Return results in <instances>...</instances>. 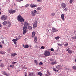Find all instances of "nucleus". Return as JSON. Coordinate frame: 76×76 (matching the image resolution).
I'll list each match as a JSON object with an SVG mask.
<instances>
[{"label":"nucleus","instance_id":"nucleus-25","mask_svg":"<svg viewBox=\"0 0 76 76\" xmlns=\"http://www.w3.org/2000/svg\"><path fill=\"white\" fill-rule=\"evenodd\" d=\"M42 8L41 7H38L37 8V10H41Z\"/></svg>","mask_w":76,"mask_h":76},{"label":"nucleus","instance_id":"nucleus-38","mask_svg":"<svg viewBox=\"0 0 76 76\" xmlns=\"http://www.w3.org/2000/svg\"><path fill=\"white\" fill-rule=\"evenodd\" d=\"M43 64V63L42 62H40L39 63V65H40V66H42V65Z\"/></svg>","mask_w":76,"mask_h":76},{"label":"nucleus","instance_id":"nucleus-61","mask_svg":"<svg viewBox=\"0 0 76 76\" xmlns=\"http://www.w3.org/2000/svg\"><path fill=\"white\" fill-rule=\"evenodd\" d=\"M75 62H76V58L75 59Z\"/></svg>","mask_w":76,"mask_h":76},{"label":"nucleus","instance_id":"nucleus-30","mask_svg":"<svg viewBox=\"0 0 76 76\" xmlns=\"http://www.w3.org/2000/svg\"><path fill=\"white\" fill-rule=\"evenodd\" d=\"M34 41H35V42H36V41H37V38L36 37H35L34 38Z\"/></svg>","mask_w":76,"mask_h":76},{"label":"nucleus","instance_id":"nucleus-49","mask_svg":"<svg viewBox=\"0 0 76 76\" xmlns=\"http://www.w3.org/2000/svg\"><path fill=\"white\" fill-rule=\"evenodd\" d=\"M64 10H65L66 11H67V9L66 8H65Z\"/></svg>","mask_w":76,"mask_h":76},{"label":"nucleus","instance_id":"nucleus-33","mask_svg":"<svg viewBox=\"0 0 76 76\" xmlns=\"http://www.w3.org/2000/svg\"><path fill=\"white\" fill-rule=\"evenodd\" d=\"M59 38H60V37L58 36L55 37V39H58Z\"/></svg>","mask_w":76,"mask_h":76},{"label":"nucleus","instance_id":"nucleus-57","mask_svg":"<svg viewBox=\"0 0 76 76\" xmlns=\"http://www.w3.org/2000/svg\"><path fill=\"white\" fill-rule=\"evenodd\" d=\"M29 47H30V48H31L32 47V45H30L29 46Z\"/></svg>","mask_w":76,"mask_h":76},{"label":"nucleus","instance_id":"nucleus-9","mask_svg":"<svg viewBox=\"0 0 76 76\" xmlns=\"http://www.w3.org/2000/svg\"><path fill=\"white\" fill-rule=\"evenodd\" d=\"M16 11L15 10H9V12L10 14H11V13H14Z\"/></svg>","mask_w":76,"mask_h":76},{"label":"nucleus","instance_id":"nucleus-35","mask_svg":"<svg viewBox=\"0 0 76 76\" xmlns=\"http://www.w3.org/2000/svg\"><path fill=\"white\" fill-rule=\"evenodd\" d=\"M1 42L2 43V44H4V40H2L1 41Z\"/></svg>","mask_w":76,"mask_h":76},{"label":"nucleus","instance_id":"nucleus-17","mask_svg":"<svg viewBox=\"0 0 76 76\" xmlns=\"http://www.w3.org/2000/svg\"><path fill=\"white\" fill-rule=\"evenodd\" d=\"M61 18L62 19V20H63V21H64V15L62 14L61 15Z\"/></svg>","mask_w":76,"mask_h":76},{"label":"nucleus","instance_id":"nucleus-13","mask_svg":"<svg viewBox=\"0 0 76 76\" xmlns=\"http://www.w3.org/2000/svg\"><path fill=\"white\" fill-rule=\"evenodd\" d=\"M52 29L53 32H57V31H58V30H57V29L55 28L54 27H53Z\"/></svg>","mask_w":76,"mask_h":76},{"label":"nucleus","instance_id":"nucleus-19","mask_svg":"<svg viewBox=\"0 0 76 76\" xmlns=\"http://www.w3.org/2000/svg\"><path fill=\"white\" fill-rule=\"evenodd\" d=\"M35 32L33 31L31 37H35Z\"/></svg>","mask_w":76,"mask_h":76},{"label":"nucleus","instance_id":"nucleus-29","mask_svg":"<svg viewBox=\"0 0 76 76\" xmlns=\"http://www.w3.org/2000/svg\"><path fill=\"white\" fill-rule=\"evenodd\" d=\"M34 61L35 63H36V64H38V62L37 61V60H34Z\"/></svg>","mask_w":76,"mask_h":76},{"label":"nucleus","instance_id":"nucleus-27","mask_svg":"<svg viewBox=\"0 0 76 76\" xmlns=\"http://www.w3.org/2000/svg\"><path fill=\"white\" fill-rule=\"evenodd\" d=\"M19 39L16 38L15 39H13L12 40V41H13V42H16L17 41V40Z\"/></svg>","mask_w":76,"mask_h":76},{"label":"nucleus","instance_id":"nucleus-10","mask_svg":"<svg viewBox=\"0 0 76 76\" xmlns=\"http://www.w3.org/2000/svg\"><path fill=\"white\" fill-rule=\"evenodd\" d=\"M26 29H27V28H26L25 27H23V34H25V33L26 32Z\"/></svg>","mask_w":76,"mask_h":76},{"label":"nucleus","instance_id":"nucleus-63","mask_svg":"<svg viewBox=\"0 0 76 76\" xmlns=\"http://www.w3.org/2000/svg\"><path fill=\"white\" fill-rule=\"evenodd\" d=\"M1 12H0V15H1Z\"/></svg>","mask_w":76,"mask_h":76},{"label":"nucleus","instance_id":"nucleus-1","mask_svg":"<svg viewBox=\"0 0 76 76\" xmlns=\"http://www.w3.org/2000/svg\"><path fill=\"white\" fill-rule=\"evenodd\" d=\"M18 20L20 22H23L25 21L24 19L23 18V17L21 15H19L18 17Z\"/></svg>","mask_w":76,"mask_h":76},{"label":"nucleus","instance_id":"nucleus-26","mask_svg":"<svg viewBox=\"0 0 76 76\" xmlns=\"http://www.w3.org/2000/svg\"><path fill=\"white\" fill-rule=\"evenodd\" d=\"M38 74L39 76H42V73L41 72H39L38 73Z\"/></svg>","mask_w":76,"mask_h":76},{"label":"nucleus","instance_id":"nucleus-44","mask_svg":"<svg viewBox=\"0 0 76 76\" xmlns=\"http://www.w3.org/2000/svg\"><path fill=\"white\" fill-rule=\"evenodd\" d=\"M68 45V43L65 44H64V46H65V47H66V46H67Z\"/></svg>","mask_w":76,"mask_h":76},{"label":"nucleus","instance_id":"nucleus-36","mask_svg":"<svg viewBox=\"0 0 76 76\" xmlns=\"http://www.w3.org/2000/svg\"><path fill=\"white\" fill-rule=\"evenodd\" d=\"M16 63H17V62H13L12 64H15Z\"/></svg>","mask_w":76,"mask_h":76},{"label":"nucleus","instance_id":"nucleus-7","mask_svg":"<svg viewBox=\"0 0 76 76\" xmlns=\"http://www.w3.org/2000/svg\"><path fill=\"white\" fill-rule=\"evenodd\" d=\"M62 68V66H61L60 65H58L56 67V69L57 71H58L60 69H61Z\"/></svg>","mask_w":76,"mask_h":76},{"label":"nucleus","instance_id":"nucleus-22","mask_svg":"<svg viewBox=\"0 0 76 76\" xmlns=\"http://www.w3.org/2000/svg\"><path fill=\"white\" fill-rule=\"evenodd\" d=\"M30 76H35V75H34V74L33 73H30L29 74Z\"/></svg>","mask_w":76,"mask_h":76},{"label":"nucleus","instance_id":"nucleus-43","mask_svg":"<svg viewBox=\"0 0 76 76\" xmlns=\"http://www.w3.org/2000/svg\"><path fill=\"white\" fill-rule=\"evenodd\" d=\"M41 49H44V48H45V47H44L42 46V47H41Z\"/></svg>","mask_w":76,"mask_h":76},{"label":"nucleus","instance_id":"nucleus-18","mask_svg":"<svg viewBox=\"0 0 76 76\" xmlns=\"http://www.w3.org/2000/svg\"><path fill=\"white\" fill-rule=\"evenodd\" d=\"M16 55H17V54L16 53H11V57H14V56H16Z\"/></svg>","mask_w":76,"mask_h":76},{"label":"nucleus","instance_id":"nucleus-56","mask_svg":"<svg viewBox=\"0 0 76 76\" xmlns=\"http://www.w3.org/2000/svg\"><path fill=\"white\" fill-rule=\"evenodd\" d=\"M53 60H53V59H51L50 60V61H53Z\"/></svg>","mask_w":76,"mask_h":76},{"label":"nucleus","instance_id":"nucleus-4","mask_svg":"<svg viewBox=\"0 0 76 76\" xmlns=\"http://www.w3.org/2000/svg\"><path fill=\"white\" fill-rule=\"evenodd\" d=\"M44 55H45L46 57H48L50 55V53L48 51H46L44 53Z\"/></svg>","mask_w":76,"mask_h":76},{"label":"nucleus","instance_id":"nucleus-24","mask_svg":"<svg viewBox=\"0 0 76 76\" xmlns=\"http://www.w3.org/2000/svg\"><path fill=\"white\" fill-rule=\"evenodd\" d=\"M7 21H5L3 23V24L4 25H7Z\"/></svg>","mask_w":76,"mask_h":76},{"label":"nucleus","instance_id":"nucleus-54","mask_svg":"<svg viewBox=\"0 0 76 76\" xmlns=\"http://www.w3.org/2000/svg\"><path fill=\"white\" fill-rule=\"evenodd\" d=\"M14 42V43L15 44V45H16V42Z\"/></svg>","mask_w":76,"mask_h":76},{"label":"nucleus","instance_id":"nucleus-11","mask_svg":"<svg viewBox=\"0 0 76 76\" xmlns=\"http://www.w3.org/2000/svg\"><path fill=\"white\" fill-rule=\"evenodd\" d=\"M6 25L8 27H10L11 25V23L9 21L7 22Z\"/></svg>","mask_w":76,"mask_h":76},{"label":"nucleus","instance_id":"nucleus-12","mask_svg":"<svg viewBox=\"0 0 76 76\" xmlns=\"http://www.w3.org/2000/svg\"><path fill=\"white\" fill-rule=\"evenodd\" d=\"M56 63H57V62L56 61H55V60H53V61L51 62V64L53 66V65L55 64H56Z\"/></svg>","mask_w":76,"mask_h":76},{"label":"nucleus","instance_id":"nucleus-46","mask_svg":"<svg viewBox=\"0 0 76 76\" xmlns=\"http://www.w3.org/2000/svg\"><path fill=\"white\" fill-rule=\"evenodd\" d=\"M58 45H59L60 47H61L62 45L58 43Z\"/></svg>","mask_w":76,"mask_h":76},{"label":"nucleus","instance_id":"nucleus-6","mask_svg":"<svg viewBox=\"0 0 76 76\" xmlns=\"http://www.w3.org/2000/svg\"><path fill=\"white\" fill-rule=\"evenodd\" d=\"M29 25V23H28L27 21H26V22L24 23V26L23 27L24 28H27L28 27Z\"/></svg>","mask_w":76,"mask_h":76},{"label":"nucleus","instance_id":"nucleus-3","mask_svg":"<svg viewBox=\"0 0 76 76\" xmlns=\"http://www.w3.org/2000/svg\"><path fill=\"white\" fill-rule=\"evenodd\" d=\"M37 11L35 10H34V11H31V13L32 16H35L36 15V13H37Z\"/></svg>","mask_w":76,"mask_h":76},{"label":"nucleus","instance_id":"nucleus-20","mask_svg":"<svg viewBox=\"0 0 76 76\" xmlns=\"http://www.w3.org/2000/svg\"><path fill=\"white\" fill-rule=\"evenodd\" d=\"M6 52L4 51H0L1 54H5Z\"/></svg>","mask_w":76,"mask_h":76},{"label":"nucleus","instance_id":"nucleus-50","mask_svg":"<svg viewBox=\"0 0 76 76\" xmlns=\"http://www.w3.org/2000/svg\"><path fill=\"white\" fill-rule=\"evenodd\" d=\"M10 50H11L10 49H8V51H10Z\"/></svg>","mask_w":76,"mask_h":76},{"label":"nucleus","instance_id":"nucleus-62","mask_svg":"<svg viewBox=\"0 0 76 76\" xmlns=\"http://www.w3.org/2000/svg\"><path fill=\"white\" fill-rule=\"evenodd\" d=\"M24 69H26V67H24Z\"/></svg>","mask_w":76,"mask_h":76},{"label":"nucleus","instance_id":"nucleus-28","mask_svg":"<svg viewBox=\"0 0 76 76\" xmlns=\"http://www.w3.org/2000/svg\"><path fill=\"white\" fill-rule=\"evenodd\" d=\"M28 29H29V30H31V29H32V27L28 26Z\"/></svg>","mask_w":76,"mask_h":76},{"label":"nucleus","instance_id":"nucleus-60","mask_svg":"<svg viewBox=\"0 0 76 76\" xmlns=\"http://www.w3.org/2000/svg\"><path fill=\"white\" fill-rule=\"evenodd\" d=\"M23 0H20V1H23Z\"/></svg>","mask_w":76,"mask_h":76},{"label":"nucleus","instance_id":"nucleus-5","mask_svg":"<svg viewBox=\"0 0 76 76\" xmlns=\"http://www.w3.org/2000/svg\"><path fill=\"white\" fill-rule=\"evenodd\" d=\"M37 24H38L37 21H36L34 22L33 27L34 29H35V28H37Z\"/></svg>","mask_w":76,"mask_h":76},{"label":"nucleus","instance_id":"nucleus-47","mask_svg":"<svg viewBox=\"0 0 76 76\" xmlns=\"http://www.w3.org/2000/svg\"><path fill=\"white\" fill-rule=\"evenodd\" d=\"M50 50H51V51H54V49H53V48H51L50 49Z\"/></svg>","mask_w":76,"mask_h":76},{"label":"nucleus","instance_id":"nucleus-21","mask_svg":"<svg viewBox=\"0 0 76 76\" xmlns=\"http://www.w3.org/2000/svg\"><path fill=\"white\" fill-rule=\"evenodd\" d=\"M50 72L48 71H47V74L45 75L46 76H49V75H50Z\"/></svg>","mask_w":76,"mask_h":76},{"label":"nucleus","instance_id":"nucleus-8","mask_svg":"<svg viewBox=\"0 0 76 76\" xmlns=\"http://www.w3.org/2000/svg\"><path fill=\"white\" fill-rule=\"evenodd\" d=\"M61 6L62 9H64V8H66V4L64 3H62L61 4Z\"/></svg>","mask_w":76,"mask_h":76},{"label":"nucleus","instance_id":"nucleus-58","mask_svg":"<svg viewBox=\"0 0 76 76\" xmlns=\"http://www.w3.org/2000/svg\"><path fill=\"white\" fill-rule=\"evenodd\" d=\"M25 76H26V73H25Z\"/></svg>","mask_w":76,"mask_h":76},{"label":"nucleus","instance_id":"nucleus-42","mask_svg":"<svg viewBox=\"0 0 76 76\" xmlns=\"http://www.w3.org/2000/svg\"><path fill=\"white\" fill-rule=\"evenodd\" d=\"M3 73V74H4V75H6L7 74V73H6V72H4Z\"/></svg>","mask_w":76,"mask_h":76},{"label":"nucleus","instance_id":"nucleus-39","mask_svg":"<svg viewBox=\"0 0 76 76\" xmlns=\"http://www.w3.org/2000/svg\"><path fill=\"white\" fill-rule=\"evenodd\" d=\"M65 70H70V69L68 68H65Z\"/></svg>","mask_w":76,"mask_h":76},{"label":"nucleus","instance_id":"nucleus-16","mask_svg":"<svg viewBox=\"0 0 76 76\" xmlns=\"http://www.w3.org/2000/svg\"><path fill=\"white\" fill-rule=\"evenodd\" d=\"M69 53H72V51L70 50L69 49V48H68L66 50Z\"/></svg>","mask_w":76,"mask_h":76},{"label":"nucleus","instance_id":"nucleus-37","mask_svg":"<svg viewBox=\"0 0 76 76\" xmlns=\"http://www.w3.org/2000/svg\"><path fill=\"white\" fill-rule=\"evenodd\" d=\"M53 70L54 71H55V72H56V71L57 70V69H56H56L55 68H53Z\"/></svg>","mask_w":76,"mask_h":76},{"label":"nucleus","instance_id":"nucleus-64","mask_svg":"<svg viewBox=\"0 0 76 76\" xmlns=\"http://www.w3.org/2000/svg\"><path fill=\"white\" fill-rule=\"evenodd\" d=\"M1 10V8H0V11Z\"/></svg>","mask_w":76,"mask_h":76},{"label":"nucleus","instance_id":"nucleus-34","mask_svg":"<svg viewBox=\"0 0 76 76\" xmlns=\"http://www.w3.org/2000/svg\"><path fill=\"white\" fill-rule=\"evenodd\" d=\"M1 67H4V64H1Z\"/></svg>","mask_w":76,"mask_h":76},{"label":"nucleus","instance_id":"nucleus-59","mask_svg":"<svg viewBox=\"0 0 76 76\" xmlns=\"http://www.w3.org/2000/svg\"><path fill=\"white\" fill-rule=\"evenodd\" d=\"M2 61V60H0V62H1Z\"/></svg>","mask_w":76,"mask_h":76},{"label":"nucleus","instance_id":"nucleus-31","mask_svg":"<svg viewBox=\"0 0 76 76\" xmlns=\"http://www.w3.org/2000/svg\"><path fill=\"white\" fill-rule=\"evenodd\" d=\"M72 69H74L75 70H76V66H74L72 67Z\"/></svg>","mask_w":76,"mask_h":76},{"label":"nucleus","instance_id":"nucleus-45","mask_svg":"<svg viewBox=\"0 0 76 76\" xmlns=\"http://www.w3.org/2000/svg\"><path fill=\"white\" fill-rule=\"evenodd\" d=\"M37 1L41 2V1H42V0H37Z\"/></svg>","mask_w":76,"mask_h":76},{"label":"nucleus","instance_id":"nucleus-14","mask_svg":"<svg viewBox=\"0 0 76 76\" xmlns=\"http://www.w3.org/2000/svg\"><path fill=\"white\" fill-rule=\"evenodd\" d=\"M30 6H31V8H34V7H37V6H38V5H37V4H31L30 5Z\"/></svg>","mask_w":76,"mask_h":76},{"label":"nucleus","instance_id":"nucleus-55","mask_svg":"<svg viewBox=\"0 0 76 76\" xmlns=\"http://www.w3.org/2000/svg\"><path fill=\"white\" fill-rule=\"evenodd\" d=\"M0 48H2V45L0 44Z\"/></svg>","mask_w":76,"mask_h":76},{"label":"nucleus","instance_id":"nucleus-32","mask_svg":"<svg viewBox=\"0 0 76 76\" xmlns=\"http://www.w3.org/2000/svg\"><path fill=\"white\" fill-rule=\"evenodd\" d=\"M72 39H76V36L72 37Z\"/></svg>","mask_w":76,"mask_h":76},{"label":"nucleus","instance_id":"nucleus-40","mask_svg":"<svg viewBox=\"0 0 76 76\" xmlns=\"http://www.w3.org/2000/svg\"><path fill=\"white\" fill-rule=\"evenodd\" d=\"M73 0H70L69 2L71 4V3H72V2H73Z\"/></svg>","mask_w":76,"mask_h":76},{"label":"nucleus","instance_id":"nucleus-51","mask_svg":"<svg viewBox=\"0 0 76 76\" xmlns=\"http://www.w3.org/2000/svg\"><path fill=\"white\" fill-rule=\"evenodd\" d=\"M5 75L7 76H9V74H7Z\"/></svg>","mask_w":76,"mask_h":76},{"label":"nucleus","instance_id":"nucleus-41","mask_svg":"<svg viewBox=\"0 0 76 76\" xmlns=\"http://www.w3.org/2000/svg\"><path fill=\"white\" fill-rule=\"evenodd\" d=\"M10 66L11 67H12V68H13V67H14V65H10Z\"/></svg>","mask_w":76,"mask_h":76},{"label":"nucleus","instance_id":"nucleus-2","mask_svg":"<svg viewBox=\"0 0 76 76\" xmlns=\"http://www.w3.org/2000/svg\"><path fill=\"white\" fill-rule=\"evenodd\" d=\"M1 19L2 20H6L7 19V16L5 15H3L1 18Z\"/></svg>","mask_w":76,"mask_h":76},{"label":"nucleus","instance_id":"nucleus-23","mask_svg":"<svg viewBox=\"0 0 76 76\" xmlns=\"http://www.w3.org/2000/svg\"><path fill=\"white\" fill-rule=\"evenodd\" d=\"M55 13L52 12L50 14V16H55Z\"/></svg>","mask_w":76,"mask_h":76},{"label":"nucleus","instance_id":"nucleus-52","mask_svg":"<svg viewBox=\"0 0 76 76\" xmlns=\"http://www.w3.org/2000/svg\"><path fill=\"white\" fill-rule=\"evenodd\" d=\"M20 1L19 0H17V1H18V2H20Z\"/></svg>","mask_w":76,"mask_h":76},{"label":"nucleus","instance_id":"nucleus-48","mask_svg":"<svg viewBox=\"0 0 76 76\" xmlns=\"http://www.w3.org/2000/svg\"><path fill=\"white\" fill-rule=\"evenodd\" d=\"M28 6H29V4H27L26 5V7H28Z\"/></svg>","mask_w":76,"mask_h":76},{"label":"nucleus","instance_id":"nucleus-53","mask_svg":"<svg viewBox=\"0 0 76 76\" xmlns=\"http://www.w3.org/2000/svg\"><path fill=\"white\" fill-rule=\"evenodd\" d=\"M1 28V25L0 24V29Z\"/></svg>","mask_w":76,"mask_h":76},{"label":"nucleus","instance_id":"nucleus-15","mask_svg":"<svg viewBox=\"0 0 76 76\" xmlns=\"http://www.w3.org/2000/svg\"><path fill=\"white\" fill-rule=\"evenodd\" d=\"M23 47L25 48H29V45H23Z\"/></svg>","mask_w":76,"mask_h":76}]
</instances>
